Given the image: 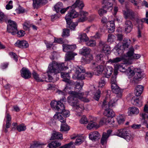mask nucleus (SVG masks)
Instances as JSON below:
<instances>
[{"mask_svg":"<svg viewBox=\"0 0 148 148\" xmlns=\"http://www.w3.org/2000/svg\"><path fill=\"white\" fill-rule=\"evenodd\" d=\"M123 13L124 17L126 19L128 18L132 19L134 18V13L131 10L127 9L126 10H123Z\"/></svg>","mask_w":148,"mask_h":148,"instance_id":"nucleus-16","label":"nucleus"},{"mask_svg":"<svg viewBox=\"0 0 148 148\" xmlns=\"http://www.w3.org/2000/svg\"><path fill=\"white\" fill-rule=\"evenodd\" d=\"M33 77L37 81L42 82L43 80L40 78L39 77V75L35 71H33L32 73Z\"/></svg>","mask_w":148,"mask_h":148,"instance_id":"nucleus-45","label":"nucleus"},{"mask_svg":"<svg viewBox=\"0 0 148 148\" xmlns=\"http://www.w3.org/2000/svg\"><path fill=\"white\" fill-rule=\"evenodd\" d=\"M67 24L68 25V27H69L72 30H74L76 27L77 25V23L72 22L71 20L68 21L66 20Z\"/></svg>","mask_w":148,"mask_h":148,"instance_id":"nucleus-34","label":"nucleus"},{"mask_svg":"<svg viewBox=\"0 0 148 148\" xmlns=\"http://www.w3.org/2000/svg\"><path fill=\"white\" fill-rule=\"evenodd\" d=\"M91 50L88 48L84 47L80 50L81 53L84 56L90 54Z\"/></svg>","mask_w":148,"mask_h":148,"instance_id":"nucleus-38","label":"nucleus"},{"mask_svg":"<svg viewBox=\"0 0 148 148\" xmlns=\"http://www.w3.org/2000/svg\"><path fill=\"white\" fill-rule=\"evenodd\" d=\"M143 25L142 24H140L138 26V38H140L141 37V32L143 28Z\"/></svg>","mask_w":148,"mask_h":148,"instance_id":"nucleus-58","label":"nucleus"},{"mask_svg":"<svg viewBox=\"0 0 148 148\" xmlns=\"http://www.w3.org/2000/svg\"><path fill=\"white\" fill-rule=\"evenodd\" d=\"M82 140L81 137H78L77 138L75 143L76 145H79L82 143Z\"/></svg>","mask_w":148,"mask_h":148,"instance_id":"nucleus-62","label":"nucleus"},{"mask_svg":"<svg viewBox=\"0 0 148 148\" xmlns=\"http://www.w3.org/2000/svg\"><path fill=\"white\" fill-rule=\"evenodd\" d=\"M78 38L82 41H87L89 40V38L87 36L86 34L84 33H82L79 34Z\"/></svg>","mask_w":148,"mask_h":148,"instance_id":"nucleus-35","label":"nucleus"},{"mask_svg":"<svg viewBox=\"0 0 148 148\" xmlns=\"http://www.w3.org/2000/svg\"><path fill=\"white\" fill-rule=\"evenodd\" d=\"M84 83L82 81H81L80 82L77 83L75 85V88L78 90H81L82 89Z\"/></svg>","mask_w":148,"mask_h":148,"instance_id":"nucleus-59","label":"nucleus"},{"mask_svg":"<svg viewBox=\"0 0 148 148\" xmlns=\"http://www.w3.org/2000/svg\"><path fill=\"white\" fill-rule=\"evenodd\" d=\"M26 129V126L23 123L18 125L16 127V129L19 132L24 131Z\"/></svg>","mask_w":148,"mask_h":148,"instance_id":"nucleus-46","label":"nucleus"},{"mask_svg":"<svg viewBox=\"0 0 148 148\" xmlns=\"http://www.w3.org/2000/svg\"><path fill=\"white\" fill-rule=\"evenodd\" d=\"M61 145L60 143L56 141H52L48 144V147L49 148H56Z\"/></svg>","mask_w":148,"mask_h":148,"instance_id":"nucleus-37","label":"nucleus"},{"mask_svg":"<svg viewBox=\"0 0 148 148\" xmlns=\"http://www.w3.org/2000/svg\"><path fill=\"white\" fill-rule=\"evenodd\" d=\"M134 51V48H133L132 47L130 48V50L127 53V55L129 57L133 56Z\"/></svg>","mask_w":148,"mask_h":148,"instance_id":"nucleus-61","label":"nucleus"},{"mask_svg":"<svg viewBox=\"0 0 148 148\" xmlns=\"http://www.w3.org/2000/svg\"><path fill=\"white\" fill-rule=\"evenodd\" d=\"M84 6V5L82 1H80V0H76L75 3L73 4L71 6H69L66 8H62L60 11L61 13L63 14H64L69 8H74L77 7H78L79 9H82Z\"/></svg>","mask_w":148,"mask_h":148,"instance_id":"nucleus-8","label":"nucleus"},{"mask_svg":"<svg viewBox=\"0 0 148 148\" xmlns=\"http://www.w3.org/2000/svg\"><path fill=\"white\" fill-rule=\"evenodd\" d=\"M95 127L96 128H99L98 124L95 122L91 121L88 125L87 128L88 130H91V129Z\"/></svg>","mask_w":148,"mask_h":148,"instance_id":"nucleus-36","label":"nucleus"},{"mask_svg":"<svg viewBox=\"0 0 148 148\" xmlns=\"http://www.w3.org/2000/svg\"><path fill=\"white\" fill-rule=\"evenodd\" d=\"M86 42V44L87 45L90 47H93L95 46L96 45L95 41L92 40H88Z\"/></svg>","mask_w":148,"mask_h":148,"instance_id":"nucleus-47","label":"nucleus"},{"mask_svg":"<svg viewBox=\"0 0 148 148\" xmlns=\"http://www.w3.org/2000/svg\"><path fill=\"white\" fill-rule=\"evenodd\" d=\"M116 134L117 136L125 139L128 142L132 139L131 132L126 128L121 129L118 130Z\"/></svg>","mask_w":148,"mask_h":148,"instance_id":"nucleus-4","label":"nucleus"},{"mask_svg":"<svg viewBox=\"0 0 148 148\" xmlns=\"http://www.w3.org/2000/svg\"><path fill=\"white\" fill-rule=\"evenodd\" d=\"M62 135L60 133L56 131H54L52 134L51 140L62 139Z\"/></svg>","mask_w":148,"mask_h":148,"instance_id":"nucleus-29","label":"nucleus"},{"mask_svg":"<svg viewBox=\"0 0 148 148\" xmlns=\"http://www.w3.org/2000/svg\"><path fill=\"white\" fill-rule=\"evenodd\" d=\"M46 145V143H41L39 142H35L31 146V148H35L41 145Z\"/></svg>","mask_w":148,"mask_h":148,"instance_id":"nucleus-51","label":"nucleus"},{"mask_svg":"<svg viewBox=\"0 0 148 148\" xmlns=\"http://www.w3.org/2000/svg\"><path fill=\"white\" fill-rule=\"evenodd\" d=\"M106 135H104L103 134L102 137L101 139V143L102 145H104L106 144L107 142V140L108 138L106 136Z\"/></svg>","mask_w":148,"mask_h":148,"instance_id":"nucleus-55","label":"nucleus"},{"mask_svg":"<svg viewBox=\"0 0 148 148\" xmlns=\"http://www.w3.org/2000/svg\"><path fill=\"white\" fill-rule=\"evenodd\" d=\"M125 73L128 77L129 78L132 77L134 74V72L131 69V67H129L127 69Z\"/></svg>","mask_w":148,"mask_h":148,"instance_id":"nucleus-42","label":"nucleus"},{"mask_svg":"<svg viewBox=\"0 0 148 148\" xmlns=\"http://www.w3.org/2000/svg\"><path fill=\"white\" fill-rule=\"evenodd\" d=\"M14 45L16 46L21 48H26L29 47L27 42L23 40H18Z\"/></svg>","mask_w":148,"mask_h":148,"instance_id":"nucleus-18","label":"nucleus"},{"mask_svg":"<svg viewBox=\"0 0 148 148\" xmlns=\"http://www.w3.org/2000/svg\"><path fill=\"white\" fill-rule=\"evenodd\" d=\"M133 99L134 105L138 107H140L142 106V102L139 100L138 98L136 97L135 99H134L133 98Z\"/></svg>","mask_w":148,"mask_h":148,"instance_id":"nucleus-52","label":"nucleus"},{"mask_svg":"<svg viewBox=\"0 0 148 148\" xmlns=\"http://www.w3.org/2000/svg\"><path fill=\"white\" fill-rule=\"evenodd\" d=\"M132 63V61L129 60H127L122 65L116 64L115 65V68L118 69L121 72H125L127 67H125V66L127 65L131 64Z\"/></svg>","mask_w":148,"mask_h":148,"instance_id":"nucleus-10","label":"nucleus"},{"mask_svg":"<svg viewBox=\"0 0 148 148\" xmlns=\"http://www.w3.org/2000/svg\"><path fill=\"white\" fill-rule=\"evenodd\" d=\"M113 69L112 67L109 66H108L106 67L104 69L103 72V74L105 77L109 78L111 75Z\"/></svg>","mask_w":148,"mask_h":148,"instance_id":"nucleus-23","label":"nucleus"},{"mask_svg":"<svg viewBox=\"0 0 148 148\" xmlns=\"http://www.w3.org/2000/svg\"><path fill=\"white\" fill-rule=\"evenodd\" d=\"M117 98L118 97H116L112 98L108 103H107L106 101L107 98H106L103 102L102 105V108H106L115 107L117 104V101L118 100Z\"/></svg>","mask_w":148,"mask_h":148,"instance_id":"nucleus-7","label":"nucleus"},{"mask_svg":"<svg viewBox=\"0 0 148 148\" xmlns=\"http://www.w3.org/2000/svg\"><path fill=\"white\" fill-rule=\"evenodd\" d=\"M142 72L140 69H135V77L136 79H139L142 77L141 75Z\"/></svg>","mask_w":148,"mask_h":148,"instance_id":"nucleus-40","label":"nucleus"},{"mask_svg":"<svg viewBox=\"0 0 148 148\" xmlns=\"http://www.w3.org/2000/svg\"><path fill=\"white\" fill-rule=\"evenodd\" d=\"M123 42L122 45L123 47L125 49L128 48L130 45L131 40L130 39H128L125 38Z\"/></svg>","mask_w":148,"mask_h":148,"instance_id":"nucleus-39","label":"nucleus"},{"mask_svg":"<svg viewBox=\"0 0 148 148\" xmlns=\"http://www.w3.org/2000/svg\"><path fill=\"white\" fill-rule=\"evenodd\" d=\"M63 51L68 53L73 52L76 48L75 45H63Z\"/></svg>","mask_w":148,"mask_h":148,"instance_id":"nucleus-20","label":"nucleus"},{"mask_svg":"<svg viewBox=\"0 0 148 148\" xmlns=\"http://www.w3.org/2000/svg\"><path fill=\"white\" fill-rule=\"evenodd\" d=\"M76 71L75 74L73 75V78L74 79L83 80L85 79V77H91L92 74L90 73H87L83 74L85 72V70L83 69V67L81 66H77L76 68Z\"/></svg>","mask_w":148,"mask_h":148,"instance_id":"nucleus-3","label":"nucleus"},{"mask_svg":"<svg viewBox=\"0 0 148 148\" xmlns=\"http://www.w3.org/2000/svg\"><path fill=\"white\" fill-rule=\"evenodd\" d=\"M67 69H68V68L64 66V63H58L53 61L51 63L49 64L47 72L48 73H53L56 74Z\"/></svg>","mask_w":148,"mask_h":148,"instance_id":"nucleus-2","label":"nucleus"},{"mask_svg":"<svg viewBox=\"0 0 148 148\" xmlns=\"http://www.w3.org/2000/svg\"><path fill=\"white\" fill-rule=\"evenodd\" d=\"M8 23L7 28V31L12 35H14L16 34L17 31V26L16 23L14 21L9 19L8 17V21L7 23Z\"/></svg>","mask_w":148,"mask_h":148,"instance_id":"nucleus-6","label":"nucleus"},{"mask_svg":"<svg viewBox=\"0 0 148 148\" xmlns=\"http://www.w3.org/2000/svg\"><path fill=\"white\" fill-rule=\"evenodd\" d=\"M63 8V4L61 2H58L54 6L55 10L57 12H59Z\"/></svg>","mask_w":148,"mask_h":148,"instance_id":"nucleus-43","label":"nucleus"},{"mask_svg":"<svg viewBox=\"0 0 148 148\" xmlns=\"http://www.w3.org/2000/svg\"><path fill=\"white\" fill-rule=\"evenodd\" d=\"M139 112L138 109L135 107H132L129 108L128 113L129 115H136L138 114Z\"/></svg>","mask_w":148,"mask_h":148,"instance_id":"nucleus-28","label":"nucleus"},{"mask_svg":"<svg viewBox=\"0 0 148 148\" xmlns=\"http://www.w3.org/2000/svg\"><path fill=\"white\" fill-rule=\"evenodd\" d=\"M115 38V36L113 34H109L108 35L107 39L108 42L111 43L113 42Z\"/></svg>","mask_w":148,"mask_h":148,"instance_id":"nucleus-57","label":"nucleus"},{"mask_svg":"<svg viewBox=\"0 0 148 148\" xmlns=\"http://www.w3.org/2000/svg\"><path fill=\"white\" fill-rule=\"evenodd\" d=\"M84 95L83 93L71 91L70 96L67 98L68 102L72 106L73 110L77 113L76 115L79 116H81V113L84 111V108L82 104H79L78 99L85 102L89 101L88 99L83 97Z\"/></svg>","mask_w":148,"mask_h":148,"instance_id":"nucleus-1","label":"nucleus"},{"mask_svg":"<svg viewBox=\"0 0 148 148\" xmlns=\"http://www.w3.org/2000/svg\"><path fill=\"white\" fill-rule=\"evenodd\" d=\"M122 60V58L120 57H116L112 59H109L108 61V62L111 64L116 63L121 61Z\"/></svg>","mask_w":148,"mask_h":148,"instance_id":"nucleus-48","label":"nucleus"},{"mask_svg":"<svg viewBox=\"0 0 148 148\" xmlns=\"http://www.w3.org/2000/svg\"><path fill=\"white\" fill-rule=\"evenodd\" d=\"M88 15V12L82 10H81L79 12V18L78 20L79 22H83L85 21L88 19L87 16Z\"/></svg>","mask_w":148,"mask_h":148,"instance_id":"nucleus-19","label":"nucleus"},{"mask_svg":"<svg viewBox=\"0 0 148 148\" xmlns=\"http://www.w3.org/2000/svg\"><path fill=\"white\" fill-rule=\"evenodd\" d=\"M89 136V138L92 141H95L99 138L101 136L99 133L96 131L90 132Z\"/></svg>","mask_w":148,"mask_h":148,"instance_id":"nucleus-21","label":"nucleus"},{"mask_svg":"<svg viewBox=\"0 0 148 148\" xmlns=\"http://www.w3.org/2000/svg\"><path fill=\"white\" fill-rule=\"evenodd\" d=\"M96 61L101 63H104V62L103 60V55L101 54H98L96 57Z\"/></svg>","mask_w":148,"mask_h":148,"instance_id":"nucleus-44","label":"nucleus"},{"mask_svg":"<svg viewBox=\"0 0 148 148\" xmlns=\"http://www.w3.org/2000/svg\"><path fill=\"white\" fill-rule=\"evenodd\" d=\"M144 87L141 85H138L135 88V93L137 96H140L142 94L143 90Z\"/></svg>","mask_w":148,"mask_h":148,"instance_id":"nucleus-31","label":"nucleus"},{"mask_svg":"<svg viewBox=\"0 0 148 148\" xmlns=\"http://www.w3.org/2000/svg\"><path fill=\"white\" fill-rule=\"evenodd\" d=\"M64 106L63 103H61L60 101L57 102L56 106L55 108V110L60 112L61 111L64 110Z\"/></svg>","mask_w":148,"mask_h":148,"instance_id":"nucleus-32","label":"nucleus"},{"mask_svg":"<svg viewBox=\"0 0 148 148\" xmlns=\"http://www.w3.org/2000/svg\"><path fill=\"white\" fill-rule=\"evenodd\" d=\"M101 91L99 89H98L97 91L95 93L94 98L96 100L98 101L100 97Z\"/></svg>","mask_w":148,"mask_h":148,"instance_id":"nucleus-54","label":"nucleus"},{"mask_svg":"<svg viewBox=\"0 0 148 148\" xmlns=\"http://www.w3.org/2000/svg\"><path fill=\"white\" fill-rule=\"evenodd\" d=\"M106 27L109 33L113 32L115 29L114 21H112L108 22L106 24Z\"/></svg>","mask_w":148,"mask_h":148,"instance_id":"nucleus-22","label":"nucleus"},{"mask_svg":"<svg viewBox=\"0 0 148 148\" xmlns=\"http://www.w3.org/2000/svg\"><path fill=\"white\" fill-rule=\"evenodd\" d=\"M47 0H33V6L34 8H37L39 5H45L47 3Z\"/></svg>","mask_w":148,"mask_h":148,"instance_id":"nucleus-27","label":"nucleus"},{"mask_svg":"<svg viewBox=\"0 0 148 148\" xmlns=\"http://www.w3.org/2000/svg\"><path fill=\"white\" fill-rule=\"evenodd\" d=\"M21 76L25 79H28L31 77V74L27 68H23L21 70Z\"/></svg>","mask_w":148,"mask_h":148,"instance_id":"nucleus-17","label":"nucleus"},{"mask_svg":"<svg viewBox=\"0 0 148 148\" xmlns=\"http://www.w3.org/2000/svg\"><path fill=\"white\" fill-rule=\"evenodd\" d=\"M77 54L73 52H70L66 53L65 56V60L66 61L73 60L74 56Z\"/></svg>","mask_w":148,"mask_h":148,"instance_id":"nucleus-30","label":"nucleus"},{"mask_svg":"<svg viewBox=\"0 0 148 148\" xmlns=\"http://www.w3.org/2000/svg\"><path fill=\"white\" fill-rule=\"evenodd\" d=\"M79 122L82 124H86L88 122V120L86 116L83 115L79 120Z\"/></svg>","mask_w":148,"mask_h":148,"instance_id":"nucleus-56","label":"nucleus"},{"mask_svg":"<svg viewBox=\"0 0 148 148\" xmlns=\"http://www.w3.org/2000/svg\"><path fill=\"white\" fill-rule=\"evenodd\" d=\"M111 0H103L102 3L103 5V8L106 9L108 11L112 10V4L110 2ZM114 2L115 0H112Z\"/></svg>","mask_w":148,"mask_h":148,"instance_id":"nucleus-15","label":"nucleus"},{"mask_svg":"<svg viewBox=\"0 0 148 148\" xmlns=\"http://www.w3.org/2000/svg\"><path fill=\"white\" fill-rule=\"evenodd\" d=\"M93 70L95 74L99 75L101 74L104 70V66L102 65L96 66V63L94 62L92 63Z\"/></svg>","mask_w":148,"mask_h":148,"instance_id":"nucleus-11","label":"nucleus"},{"mask_svg":"<svg viewBox=\"0 0 148 148\" xmlns=\"http://www.w3.org/2000/svg\"><path fill=\"white\" fill-rule=\"evenodd\" d=\"M83 61L86 62L87 63H88L93 59V57L91 54H89L88 55L84 56L83 57Z\"/></svg>","mask_w":148,"mask_h":148,"instance_id":"nucleus-41","label":"nucleus"},{"mask_svg":"<svg viewBox=\"0 0 148 148\" xmlns=\"http://www.w3.org/2000/svg\"><path fill=\"white\" fill-rule=\"evenodd\" d=\"M70 115L69 110H64L58 113H56L54 116V118L56 120L60 121L62 123H65L66 117H69Z\"/></svg>","mask_w":148,"mask_h":148,"instance_id":"nucleus-5","label":"nucleus"},{"mask_svg":"<svg viewBox=\"0 0 148 148\" xmlns=\"http://www.w3.org/2000/svg\"><path fill=\"white\" fill-rule=\"evenodd\" d=\"M23 29L25 30H28L30 27V24L27 22H25L23 24Z\"/></svg>","mask_w":148,"mask_h":148,"instance_id":"nucleus-64","label":"nucleus"},{"mask_svg":"<svg viewBox=\"0 0 148 148\" xmlns=\"http://www.w3.org/2000/svg\"><path fill=\"white\" fill-rule=\"evenodd\" d=\"M8 16L5 15L4 13L0 10V23H2L4 22L7 23L8 21Z\"/></svg>","mask_w":148,"mask_h":148,"instance_id":"nucleus-33","label":"nucleus"},{"mask_svg":"<svg viewBox=\"0 0 148 148\" xmlns=\"http://www.w3.org/2000/svg\"><path fill=\"white\" fill-rule=\"evenodd\" d=\"M115 121L113 119H111L110 120V119L108 118L104 117L102 118L100 120L99 124H98L99 127H100L103 126L104 125L109 124L110 125H112V126H114V123Z\"/></svg>","mask_w":148,"mask_h":148,"instance_id":"nucleus-9","label":"nucleus"},{"mask_svg":"<svg viewBox=\"0 0 148 148\" xmlns=\"http://www.w3.org/2000/svg\"><path fill=\"white\" fill-rule=\"evenodd\" d=\"M12 1H10L6 5L5 8L6 10H9L12 9L13 8Z\"/></svg>","mask_w":148,"mask_h":148,"instance_id":"nucleus-60","label":"nucleus"},{"mask_svg":"<svg viewBox=\"0 0 148 148\" xmlns=\"http://www.w3.org/2000/svg\"><path fill=\"white\" fill-rule=\"evenodd\" d=\"M124 27L125 32L127 33L130 32L132 28V24L131 22L129 20H126L125 22Z\"/></svg>","mask_w":148,"mask_h":148,"instance_id":"nucleus-26","label":"nucleus"},{"mask_svg":"<svg viewBox=\"0 0 148 148\" xmlns=\"http://www.w3.org/2000/svg\"><path fill=\"white\" fill-rule=\"evenodd\" d=\"M111 87L112 92L116 95V96L119 98L121 97L122 96V92L117 84H112Z\"/></svg>","mask_w":148,"mask_h":148,"instance_id":"nucleus-13","label":"nucleus"},{"mask_svg":"<svg viewBox=\"0 0 148 148\" xmlns=\"http://www.w3.org/2000/svg\"><path fill=\"white\" fill-rule=\"evenodd\" d=\"M119 124H121L124 122L125 119L123 116L122 115H120L116 118Z\"/></svg>","mask_w":148,"mask_h":148,"instance_id":"nucleus-50","label":"nucleus"},{"mask_svg":"<svg viewBox=\"0 0 148 148\" xmlns=\"http://www.w3.org/2000/svg\"><path fill=\"white\" fill-rule=\"evenodd\" d=\"M107 12V11L103 9H100L98 11V13L101 16L105 14H106Z\"/></svg>","mask_w":148,"mask_h":148,"instance_id":"nucleus-63","label":"nucleus"},{"mask_svg":"<svg viewBox=\"0 0 148 148\" xmlns=\"http://www.w3.org/2000/svg\"><path fill=\"white\" fill-rule=\"evenodd\" d=\"M69 129V127L66 124L62 123L61 124L60 130L61 131H68Z\"/></svg>","mask_w":148,"mask_h":148,"instance_id":"nucleus-49","label":"nucleus"},{"mask_svg":"<svg viewBox=\"0 0 148 148\" xmlns=\"http://www.w3.org/2000/svg\"><path fill=\"white\" fill-rule=\"evenodd\" d=\"M99 46L101 49L102 52L106 54H108L110 52V48L109 46L106 44L105 43L100 41L99 43Z\"/></svg>","mask_w":148,"mask_h":148,"instance_id":"nucleus-14","label":"nucleus"},{"mask_svg":"<svg viewBox=\"0 0 148 148\" xmlns=\"http://www.w3.org/2000/svg\"><path fill=\"white\" fill-rule=\"evenodd\" d=\"M61 76L63 78L62 81L69 84H71V81L70 80V77L69 73L62 72L61 73Z\"/></svg>","mask_w":148,"mask_h":148,"instance_id":"nucleus-24","label":"nucleus"},{"mask_svg":"<svg viewBox=\"0 0 148 148\" xmlns=\"http://www.w3.org/2000/svg\"><path fill=\"white\" fill-rule=\"evenodd\" d=\"M105 109L104 112V115L108 117L113 118L115 115V113L113 110L110 108H107Z\"/></svg>","mask_w":148,"mask_h":148,"instance_id":"nucleus-25","label":"nucleus"},{"mask_svg":"<svg viewBox=\"0 0 148 148\" xmlns=\"http://www.w3.org/2000/svg\"><path fill=\"white\" fill-rule=\"evenodd\" d=\"M73 147H75L74 145V143L71 141L68 144L60 147L59 148H73Z\"/></svg>","mask_w":148,"mask_h":148,"instance_id":"nucleus-53","label":"nucleus"},{"mask_svg":"<svg viewBox=\"0 0 148 148\" xmlns=\"http://www.w3.org/2000/svg\"><path fill=\"white\" fill-rule=\"evenodd\" d=\"M79 15L77 12L74 10H69L65 16V19L68 21L71 20L72 19L77 17Z\"/></svg>","mask_w":148,"mask_h":148,"instance_id":"nucleus-12","label":"nucleus"}]
</instances>
